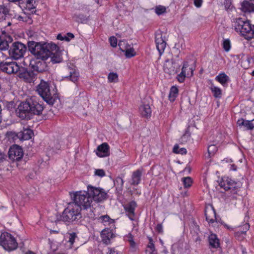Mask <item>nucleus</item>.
<instances>
[{
  "mask_svg": "<svg viewBox=\"0 0 254 254\" xmlns=\"http://www.w3.org/2000/svg\"><path fill=\"white\" fill-rule=\"evenodd\" d=\"M44 108L42 103H40L35 97L27 99L18 106L17 114L22 119H29L30 115H39L42 114Z\"/></svg>",
  "mask_w": 254,
  "mask_h": 254,
  "instance_id": "obj_1",
  "label": "nucleus"
},
{
  "mask_svg": "<svg viewBox=\"0 0 254 254\" xmlns=\"http://www.w3.org/2000/svg\"><path fill=\"white\" fill-rule=\"evenodd\" d=\"M29 50L37 59L46 60L58 46L53 43L41 44L34 41L28 43Z\"/></svg>",
  "mask_w": 254,
  "mask_h": 254,
  "instance_id": "obj_2",
  "label": "nucleus"
},
{
  "mask_svg": "<svg viewBox=\"0 0 254 254\" xmlns=\"http://www.w3.org/2000/svg\"><path fill=\"white\" fill-rule=\"evenodd\" d=\"M74 201L73 203H75L76 205H77L81 209L84 210L90 209V213L88 217L91 218L94 217V214H93V204H92V198L88 193V190L87 191H79L76 192L73 195Z\"/></svg>",
  "mask_w": 254,
  "mask_h": 254,
  "instance_id": "obj_3",
  "label": "nucleus"
},
{
  "mask_svg": "<svg viewBox=\"0 0 254 254\" xmlns=\"http://www.w3.org/2000/svg\"><path fill=\"white\" fill-rule=\"evenodd\" d=\"M81 217V208L75 203L70 202L63 211L61 219L65 222L71 223Z\"/></svg>",
  "mask_w": 254,
  "mask_h": 254,
  "instance_id": "obj_4",
  "label": "nucleus"
},
{
  "mask_svg": "<svg viewBox=\"0 0 254 254\" xmlns=\"http://www.w3.org/2000/svg\"><path fill=\"white\" fill-rule=\"evenodd\" d=\"M36 91L43 100L50 105L54 104L55 97L52 94L48 82L42 80L37 86Z\"/></svg>",
  "mask_w": 254,
  "mask_h": 254,
  "instance_id": "obj_5",
  "label": "nucleus"
},
{
  "mask_svg": "<svg viewBox=\"0 0 254 254\" xmlns=\"http://www.w3.org/2000/svg\"><path fill=\"white\" fill-rule=\"evenodd\" d=\"M0 245L8 251H13L17 248L18 244L15 239L10 234L4 232L0 236Z\"/></svg>",
  "mask_w": 254,
  "mask_h": 254,
  "instance_id": "obj_6",
  "label": "nucleus"
},
{
  "mask_svg": "<svg viewBox=\"0 0 254 254\" xmlns=\"http://www.w3.org/2000/svg\"><path fill=\"white\" fill-rule=\"evenodd\" d=\"M195 69L194 62L193 61L184 62L181 72L178 75L177 79L180 82L184 81L185 79L191 77Z\"/></svg>",
  "mask_w": 254,
  "mask_h": 254,
  "instance_id": "obj_7",
  "label": "nucleus"
},
{
  "mask_svg": "<svg viewBox=\"0 0 254 254\" xmlns=\"http://www.w3.org/2000/svg\"><path fill=\"white\" fill-rule=\"evenodd\" d=\"M26 47L20 42H14L9 50L10 57L14 60H18L23 57L26 51Z\"/></svg>",
  "mask_w": 254,
  "mask_h": 254,
  "instance_id": "obj_8",
  "label": "nucleus"
},
{
  "mask_svg": "<svg viewBox=\"0 0 254 254\" xmlns=\"http://www.w3.org/2000/svg\"><path fill=\"white\" fill-rule=\"evenodd\" d=\"M88 193L96 202L102 201L107 198V193L103 189L92 186L88 187Z\"/></svg>",
  "mask_w": 254,
  "mask_h": 254,
  "instance_id": "obj_9",
  "label": "nucleus"
},
{
  "mask_svg": "<svg viewBox=\"0 0 254 254\" xmlns=\"http://www.w3.org/2000/svg\"><path fill=\"white\" fill-rule=\"evenodd\" d=\"M0 70L7 74L15 73L19 70V66L16 62H2L0 63Z\"/></svg>",
  "mask_w": 254,
  "mask_h": 254,
  "instance_id": "obj_10",
  "label": "nucleus"
},
{
  "mask_svg": "<svg viewBox=\"0 0 254 254\" xmlns=\"http://www.w3.org/2000/svg\"><path fill=\"white\" fill-rule=\"evenodd\" d=\"M8 156L13 161H19L23 156L22 149L17 145H14L9 148Z\"/></svg>",
  "mask_w": 254,
  "mask_h": 254,
  "instance_id": "obj_11",
  "label": "nucleus"
},
{
  "mask_svg": "<svg viewBox=\"0 0 254 254\" xmlns=\"http://www.w3.org/2000/svg\"><path fill=\"white\" fill-rule=\"evenodd\" d=\"M180 64L173 60H166L164 64V71L169 75H174L180 68Z\"/></svg>",
  "mask_w": 254,
  "mask_h": 254,
  "instance_id": "obj_12",
  "label": "nucleus"
},
{
  "mask_svg": "<svg viewBox=\"0 0 254 254\" xmlns=\"http://www.w3.org/2000/svg\"><path fill=\"white\" fill-rule=\"evenodd\" d=\"M219 186L225 190H235L238 187L237 183L228 178H223L219 183Z\"/></svg>",
  "mask_w": 254,
  "mask_h": 254,
  "instance_id": "obj_13",
  "label": "nucleus"
},
{
  "mask_svg": "<svg viewBox=\"0 0 254 254\" xmlns=\"http://www.w3.org/2000/svg\"><path fill=\"white\" fill-rule=\"evenodd\" d=\"M137 204L134 201H131L124 205V208L127 215L131 220H134L135 215L134 210Z\"/></svg>",
  "mask_w": 254,
  "mask_h": 254,
  "instance_id": "obj_14",
  "label": "nucleus"
},
{
  "mask_svg": "<svg viewBox=\"0 0 254 254\" xmlns=\"http://www.w3.org/2000/svg\"><path fill=\"white\" fill-rule=\"evenodd\" d=\"M253 26L252 27L251 24L249 21L244 24V28L241 31V34L246 39L250 40L254 38Z\"/></svg>",
  "mask_w": 254,
  "mask_h": 254,
  "instance_id": "obj_15",
  "label": "nucleus"
},
{
  "mask_svg": "<svg viewBox=\"0 0 254 254\" xmlns=\"http://www.w3.org/2000/svg\"><path fill=\"white\" fill-rule=\"evenodd\" d=\"M155 43L156 48L160 54L164 52L166 43L163 37L162 34L159 33L156 34Z\"/></svg>",
  "mask_w": 254,
  "mask_h": 254,
  "instance_id": "obj_16",
  "label": "nucleus"
},
{
  "mask_svg": "<svg viewBox=\"0 0 254 254\" xmlns=\"http://www.w3.org/2000/svg\"><path fill=\"white\" fill-rule=\"evenodd\" d=\"M109 146L107 143H103L97 148L96 154L100 157H105L110 155Z\"/></svg>",
  "mask_w": 254,
  "mask_h": 254,
  "instance_id": "obj_17",
  "label": "nucleus"
},
{
  "mask_svg": "<svg viewBox=\"0 0 254 254\" xmlns=\"http://www.w3.org/2000/svg\"><path fill=\"white\" fill-rule=\"evenodd\" d=\"M33 134V131L31 129L26 128L18 132L16 136L21 140H26L30 139Z\"/></svg>",
  "mask_w": 254,
  "mask_h": 254,
  "instance_id": "obj_18",
  "label": "nucleus"
},
{
  "mask_svg": "<svg viewBox=\"0 0 254 254\" xmlns=\"http://www.w3.org/2000/svg\"><path fill=\"white\" fill-rule=\"evenodd\" d=\"M19 77L28 83L34 82L35 78V74L33 71L27 70L20 73Z\"/></svg>",
  "mask_w": 254,
  "mask_h": 254,
  "instance_id": "obj_19",
  "label": "nucleus"
},
{
  "mask_svg": "<svg viewBox=\"0 0 254 254\" xmlns=\"http://www.w3.org/2000/svg\"><path fill=\"white\" fill-rule=\"evenodd\" d=\"M67 72L68 73V75H65L64 78L69 79L70 81L75 82L77 81L79 78V72L76 71L75 69L68 67L66 69Z\"/></svg>",
  "mask_w": 254,
  "mask_h": 254,
  "instance_id": "obj_20",
  "label": "nucleus"
},
{
  "mask_svg": "<svg viewBox=\"0 0 254 254\" xmlns=\"http://www.w3.org/2000/svg\"><path fill=\"white\" fill-rule=\"evenodd\" d=\"M209 247L211 248L217 249L220 247V240L214 234H211L208 237Z\"/></svg>",
  "mask_w": 254,
  "mask_h": 254,
  "instance_id": "obj_21",
  "label": "nucleus"
},
{
  "mask_svg": "<svg viewBox=\"0 0 254 254\" xmlns=\"http://www.w3.org/2000/svg\"><path fill=\"white\" fill-rule=\"evenodd\" d=\"M241 9L245 12L254 11V0L244 1L241 4Z\"/></svg>",
  "mask_w": 254,
  "mask_h": 254,
  "instance_id": "obj_22",
  "label": "nucleus"
},
{
  "mask_svg": "<svg viewBox=\"0 0 254 254\" xmlns=\"http://www.w3.org/2000/svg\"><path fill=\"white\" fill-rule=\"evenodd\" d=\"M142 173V171L141 169L136 170L132 173L131 176V182L130 183L131 185L136 186L140 183Z\"/></svg>",
  "mask_w": 254,
  "mask_h": 254,
  "instance_id": "obj_23",
  "label": "nucleus"
},
{
  "mask_svg": "<svg viewBox=\"0 0 254 254\" xmlns=\"http://www.w3.org/2000/svg\"><path fill=\"white\" fill-rule=\"evenodd\" d=\"M247 22L243 20L241 18H235L233 19V26L237 32L241 33L244 28V24Z\"/></svg>",
  "mask_w": 254,
  "mask_h": 254,
  "instance_id": "obj_24",
  "label": "nucleus"
},
{
  "mask_svg": "<svg viewBox=\"0 0 254 254\" xmlns=\"http://www.w3.org/2000/svg\"><path fill=\"white\" fill-rule=\"evenodd\" d=\"M12 39L10 36H0V50H6L9 47V43L11 42Z\"/></svg>",
  "mask_w": 254,
  "mask_h": 254,
  "instance_id": "obj_25",
  "label": "nucleus"
},
{
  "mask_svg": "<svg viewBox=\"0 0 254 254\" xmlns=\"http://www.w3.org/2000/svg\"><path fill=\"white\" fill-rule=\"evenodd\" d=\"M45 63L39 61H36L35 60H31L30 62V65L32 69L36 71L41 72L44 70L43 66Z\"/></svg>",
  "mask_w": 254,
  "mask_h": 254,
  "instance_id": "obj_26",
  "label": "nucleus"
},
{
  "mask_svg": "<svg viewBox=\"0 0 254 254\" xmlns=\"http://www.w3.org/2000/svg\"><path fill=\"white\" fill-rule=\"evenodd\" d=\"M139 112L143 117L148 118L151 117V110L148 104L141 105L139 108Z\"/></svg>",
  "mask_w": 254,
  "mask_h": 254,
  "instance_id": "obj_27",
  "label": "nucleus"
},
{
  "mask_svg": "<svg viewBox=\"0 0 254 254\" xmlns=\"http://www.w3.org/2000/svg\"><path fill=\"white\" fill-rule=\"evenodd\" d=\"M51 58V61L53 64L60 63L62 61V57L60 53L59 52V47L56 49L53 52L51 53L50 57Z\"/></svg>",
  "mask_w": 254,
  "mask_h": 254,
  "instance_id": "obj_28",
  "label": "nucleus"
},
{
  "mask_svg": "<svg viewBox=\"0 0 254 254\" xmlns=\"http://www.w3.org/2000/svg\"><path fill=\"white\" fill-rule=\"evenodd\" d=\"M18 2L21 8L23 7L31 10L35 7L34 6L35 2L34 0H20Z\"/></svg>",
  "mask_w": 254,
  "mask_h": 254,
  "instance_id": "obj_29",
  "label": "nucleus"
},
{
  "mask_svg": "<svg viewBox=\"0 0 254 254\" xmlns=\"http://www.w3.org/2000/svg\"><path fill=\"white\" fill-rule=\"evenodd\" d=\"M237 125L239 127L244 126L247 129H253L254 128V125L252 123V121L245 120L241 119L238 120Z\"/></svg>",
  "mask_w": 254,
  "mask_h": 254,
  "instance_id": "obj_30",
  "label": "nucleus"
},
{
  "mask_svg": "<svg viewBox=\"0 0 254 254\" xmlns=\"http://www.w3.org/2000/svg\"><path fill=\"white\" fill-rule=\"evenodd\" d=\"M216 81L220 83L223 86L227 85L229 80V77L224 73L222 72L218 75L216 77Z\"/></svg>",
  "mask_w": 254,
  "mask_h": 254,
  "instance_id": "obj_31",
  "label": "nucleus"
},
{
  "mask_svg": "<svg viewBox=\"0 0 254 254\" xmlns=\"http://www.w3.org/2000/svg\"><path fill=\"white\" fill-rule=\"evenodd\" d=\"M210 89L215 98H221L222 97V91L220 88L212 85L210 87Z\"/></svg>",
  "mask_w": 254,
  "mask_h": 254,
  "instance_id": "obj_32",
  "label": "nucleus"
},
{
  "mask_svg": "<svg viewBox=\"0 0 254 254\" xmlns=\"http://www.w3.org/2000/svg\"><path fill=\"white\" fill-rule=\"evenodd\" d=\"M178 89L176 86H172L170 90L169 99L171 102H174L178 95Z\"/></svg>",
  "mask_w": 254,
  "mask_h": 254,
  "instance_id": "obj_33",
  "label": "nucleus"
},
{
  "mask_svg": "<svg viewBox=\"0 0 254 254\" xmlns=\"http://www.w3.org/2000/svg\"><path fill=\"white\" fill-rule=\"evenodd\" d=\"M119 47L120 49L123 52H125L127 49L130 47L127 41L125 40L120 41L119 43Z\"/></svg>",
  "mask_w": 254,
  "mask_h": 254,
  "instance_id": "obj_34",
  "label": "nucleus"
},
{
  "mask_svg": "<svg viewBox=\"0 0 254 254\" xmlns=\"http://www.w3.org/2000/svg\"><path fill=\"white\" fill-rule=\"evenodd\" d=\"M68 238V243L70 244V246H71L73 245L75 242V239L77 238V235L74 232L68 233L66 236Z\"/></svg>",
  "mask_w": 254,
  "mask_h": 254,
  "instance_id": "obj_35",
  "label": "nucleus"
},
{
  "mask_svg": "<svg viewBox=\"0 0 254 254\" xmlns=\"http://www.w3.org/2000/svg\"><path fill=\"white\" fill-rule=\"evenodd\" d=\"M99 220H100L104 225L110 224L113 222V220L111 219L108 215L102 216L99 218Z\"/></svg>",
  "mask_w": 254,
  "mask_h": 254,
  "instance_id": "obj_36",
  "label": "nucleus"
},
{
  "mask_svg": "<svg viewBox=\"0 0 254 254\" xmlns=\"http://www.w3.org/2000/svg\"><path fill=\"white\" fill-rule=\"evenodd\" d=\"M108 79L109 82H118V75L117 73L110 72L108 76Z\"/></svg>",
  "mask_w": 254,
  "mask_h": 254,
  "instance_id": "obj_37",
  "label": "nucleus"
},
{
  "mask_svg": "<svg viewBox=\"0 0 254 254\" xmlns=\"http://www.w3.org/2000/svg\"><path fill=\"white\" fill-rule=\"evenodd\" d=\"M182 182L185 188L190 187L192 183V179L190 177H184L182 178Z\"/></svg>",
  "mask_w": 254,
  "mask_h": 254,
  "instance_id": "obj_38",
  "label": "nucleus"
},
{
  "mask_svg": "<svg viewBox=\"0 0 254 254\" xmlns=\"http://www.w3.org/2000/svg\"><path fill=\"white\" fill-rule=\"evenodd\" d=\"M125 53L126 57L127 58H130L134 57L136 54L134 49L131 46L129 47L127 50L125 52Z\"/></svg>",
  "mask_w": 254,
  "mask_h": 254,
  "instance_id": "obj_39",
  "label": "nucleus"
},
{
  "mask_svg": "<svg viewBox=\"0 0 254 254\" xmlns=\"http://www.w3.org/2000/svg\"><path fill=\"white\" fill-rule=\"evenodd\" d=\"M217 151V147L215 145L212 144L207 147V152L209 156H213Z\"/></svg>",
  "mask_w": 254,
  "mask_h": 254,
  "instance_id": "obj_40",
  "label": "nucleus"
},
{
  "mask_svg": "<svg viewBox=\"0 0 254 254\" xmlns=\"http://www.w3.org/2000/svg\"><path fill=\"white\" fill-rule=\"evenodd\" d=\"M149 242L147 247L149 249H150V254H156V250L155 248L154 244L153 242V240H152V238H149Z\"/></svg>",
  "mask_w": 254,
  "mask_h": 254,
  "instance_id": "obj_41",
  "label": "nucleus"
},
{
  "mask_svg": "<svg viewBox=\"0 0 254 254\" xmlns=\"http://www.w3.org/2000/svg\"><path fill=\"white\" fill-rule=\"evenodd\" d=\"M223 47L224 50L228 52L231 48L230 41L229 39H225L223 42Z\"/></svg>",
  "mask_w": 254,
  "mask_h": 254,
  "instance_id": "obj_42",
  "label": "nucleus"
},
{
  "mask_svg": "<svg viewBox=\"0 0 254 254\" xmlns=\"http://www.w3.org/2000/svg\"><path fill=\"white\" fill-rule=\"evenodd\" d=\"M166 11V7L164 6L159 5L155 8V12L158 15L163 14Z\"/></svg>",
  "mask_w": 254,
  "mask_h": 254,
  "instance_id": "obj_43",
  "label": "nucleus"
},
{
  "mask_svg": "<svg viewBox=\"0 0 254 254\" xmlns=\"http://www.w3.org/2000/svg\"><path fill=\"white\" fill-rule=\"evenodd\" d=\"M110 45L113 47H116L117 46V39L115 36H112L109 39Z\"/></svg>",
  "mask_w": 254,
  "mask_h": 254,
  "instance_id": "obj_44",
  "label": "nucleus"
},
{
  "mask_svg": "<svg viewBox=\"0 0 254 254\" xmlns=\"http://www.w3.org/2000/svg\"><path fill=\"white\" fill-rule=\"evenodd\" d=\"M4 11V9L2 7H0V21L1 22L5 20L7 17Z\"/></svg>",
  "mask_w": 254,
  "mask_h": 254,
  "instance_id": "obj_45",
  "label": "nucleus"
},
{
  "mask_svg": "<svg viewBox=\"0 0 254 254\" xmlns=\"http://www.w3.org/2000/svg\"><path fill=\"white\" fill-rule=\"evenodd\" d=\"M95 175L102 177L105 176V172L103 169H97L95 171Z\"/></svg>",
  "mask_w": 254,
  "mask_h": 254,
  "instance_id": "obj_46",
  "label": "nucleus"
},
{
  "mask_svg": "<svg viewBox=\"0 0 254 254\" xmlns=\"http://www.w3.org/2000/svg\"><path fill=\"white\" fill-rule=\"evenodd\" d=\"M210 206L211 207V209H212V211H213V213H214V217H215V219L214 220L213 219H208L207 218V222H208V223L209 224H213V223L215 222V221H216V212L215 211V209H214L213 206H212V205L210 204Z\"/></svg>",
  "mask_w": 254,
  "mask_h": 254,
  "instance_id": "obj_47",
  "label": "nucleus"
},
{
  "mask_svg": "<svg viewBox=\"0 0 254 254\" xmlns=\"http://www.w3.org/2000/svg\"><path fill=\"white\" fill-rule=\"evenodd\" d=\"M190 136V133L188 129L186 131L185 133L182 136L181 139L183 141H186L187 139Z\"/></svg>",
  "mask_w": 254,
  "mask_h": 254,
  "instance_id": "obj_48",
  "label": "nucleus"
},
{
  "mask_svg": "<svg viewBox=\"0 0 254 254\" xmlns=\"http://www.w3.org/2000/svg\"><path fill=\"white\" fill-rule=\"evenodd\" d=\"M224 5H225V8L226 10H232V5L230 1L225 0V2H224Z\"/></svg>",
  "mask_w": 254,
  "mask_h": 254,
  "instance_id": "obj_49",
  "label": "nucleus"
},
{
  "mask_svg": "<svg viewBox=\"0 0 254 254\" xmlns=\"http://www.w3.org/2000/svg\"><path fill=\"white\" fill-rule=\"evenodd\" d=\"M57 39L60 40H65L66 41H69V39L67 37V36H63L61 34H59L58 35L57 37Z\"/></svg>",
  "mask_w": 254,
  "mask_h": 254,
  "instance_id": "obj_50",
  "label": "nucleus"
},
{
  "mask_svg": "<svg viewBox=\"0 0 254 254\" xmlns=\"http://www.w3.org/2000/svg\"><path fill=\"white\" fill-rule=\"evenodd\" d=\"M156 230L160 233H163V226L162 224H158L156 227Z\"/></svg>",
  "mask_w": 254,
  "mask_h": 254,
  "instance_id": "obj_51",
  "label": "nucleus"
},
{
  "mask_svg": "<svg viewBox=\"0 0 254 254\" xmlns=\"http://www.w3.org/2000/svg\"><path fill=\"white\" fill-rule=\"evenodd\" d=\"M242 228L243 230L241 232L243 233H245L249 229L250 225L249 224L246 223L242 226Z\"/></svg>",
  "mask_w": 254,
  "mask_h": 254,
  "instance_id": "obj_52",
  "label": "nucleus"
},
{
  "mask_svg": "<svg viewBox=\"0 0 254 254\" xmlns=\"http://www.w3.org/2000/svg\"><path fill=\"white\" fill-rule=\"evenodd\" d=\"M108 249L107 254H121V253H118L114 248H109Z\"/></svg>",
  "mask_w": 254,
  "mask_h": 254,
  "instance_id": "obj_53",
  "label": "nucleus"
},
{
  "mask_svg": "<svg viewBox=\"0 0 254 254\" xmlns=\"http://www.w3.org/2000/svg\"><path fill=\"white\" fill-rule=\"evenodd\" d=\"M125 238L126 241H128L129 243L133 240V236L130 233L127 235L125 237Z\"/></svg>",
  "mask_w": 254,
  "mask_h": 254,
  "instance_id": "obj_54",
  "label": "nucleus"
},
{
  "mask_svg": "<svg viewBox=\"0 0 254 254\" xmlns=\"http://www.w3.org/2000/svg\"><path fill=\"white\" fill-rule=\"evenodd\" d=\"M202 2V0H194V4L197 7L201 6Z\"/></svg>",
  "mask_w": 254,
  "mask_h": 254,
  "instance_id": "obj_55",
  "label": "nucleus"
},
{
  "mask_svg": "<svg viewBox=\"0 0 254 254\" xmlns=\"http://www.w3.org/2000/svg\"><path fill=\"white\" fill-rule=\"evenodd\" d=\"M178 152H179L178 153H179V154H186L187 153V149L185 148H182L179 150Z\"/></svg>",
  "mask_w": 254,
  "mask_h": 254,
  "instance_id": "obj_56",
  "label": "nucleus"
},
{
  "mask_svg": "<svg viewBox=\"0 0 254 254\" xmlns=\"http://www.w3.org/2000/svg\"><path fill=\"white\" fill-rule=\"evenodd\" d=\"M179 146L177 144H176L174 147H173V152L174 153H179Z\"/></svg>",
  "mask_w": 254,
  "mask_h": 254,
  "instance_id": "obj_57",
  "label": "nucleus"
},
{
  "mask_svg": "<svg viewBox=\"0 0 254 254\" xmlns=\"http://www.w3.org/2000/svg\"><path fill=\"white\" fill-rule=\"evenodd\" d=\"M129 245H130V247L133 249H135L136 248V244L135 243V242L134 241V240L130 242L129 243Z\"/></svg>",
  "mask_w": 254,
  "mask_h": 254,
  "instance_id": "obj_58",
  "label": "nucleus"
},
{
  "mask_svg": "<svg viewBox=\"0 0 254 254\" xmlns=\"http://www.w3.org/2000/svg\"><path fill=\"white\" fill-rule=\"evenodd\" d=\"M17 17V19H18V20L19 21H25V19L26 18V17H24L22 16H20V15H17V16H16Z\"/></svg>",
  "mask_w": 254,
  "mask_h": 254,
  "instance_id": "obj_59",
  "label": "nucleus"
},
{
  "mask_svg": "<svg viewBox=\"0 0 254 254\" xmlns=\"http://www.w3.org/2000/svg\"><path fill=\"white\" fill-rule=\"evenodd\" d=\"M117 182L118 183H119L121 186V187H122L123 186V184H124V180L123 179H122L121 178H117Z\"/></svg>",
  "mask_w": 254,
  "mask_h": 254,
  "instance_id": "obj_60",
  "label": "nucleus"
},
{
  "mask_svg": "<svg viewBox=\"0 0 254 254\" xmlns=\"http://www.w3.org/2000/svg\"><path fill=\"white\" fill-rule=\"evenodd\" d=\"M67 37H68L69 39H72V38H73L74 37V35L72 33H68L67 34Z\"/></svg>",
  "mask_w": 254,
  "mask_h": 254,
  "instance_id": "obj_61",
  "label": "nucleus"
},
{
  "mask_svg": "<svg viewBox=\"0 0 254 254\" xmlns=\"http://www.w3.org/2000/svg\"><path fill=\"white\" fill-rule=\"evenodd\" d=\"M20 0H8L10 2H19Z\"/></svg>",
  "mask_w": 254,
  "mask_h": 254,
  "instance_id": "obj_62",
  "label": "nucleus"
},
{
  "mask_svg": "<svg viewBox=\"0 0 254 254\" xmlns=\"http://www.w3.org/2000/svg\"><path fill=\"white\" fill-rule=\"evenodd\" d=\"M26 254H34L33 252H32L31 251H29Z\"/></svg>",
  "mask_w": 254,
  "mask_h": 254,
  "instance_id": "obj_63",
  "label": "nucleus"
},
{
  "mask_svg": "<svg viewBox=\"0 0 254 254\" xmlns=\"http://www.w3.org/2000/svg\"><path fill=\"white\" fill-rule=\"evenodd\" d=\"M242 252H243V254H244L245 253H246V249H243V251H242Z\"/></svg>",
  "mask_w": 254,
  "mask_h": 254,
  "instance_id": "obj_64",
  "label": "nucleus"
}]
</instances>
